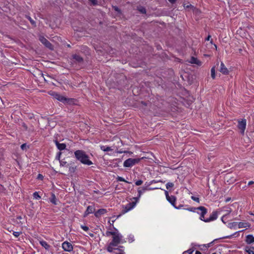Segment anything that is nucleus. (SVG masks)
Here are the masks:
<instances>
[{
    "mask_svg": "<svg viewBox=\"0 0 254 254\" xmlns=\"http://www.w3.org/2000/svg\"><path fill=\"white\" fill-rule=\"evenodd\" d=\"M116 230V232L115 235L112 236V241L109 243L107 250L109 253H115L114 251L116 250H121L123 249L124 247L123 246H119L118 245L121 243H123L125 241L123 240V236L119 233V231L114 228Z\"/></svg>",
    "mask_w": 254,
    "mask_h": 254,
    "instance_id": "1",
    "label": "nucleus"
},
{
    "mask_svg": "<svg viewBox=\"0 0 254 254\" xmlns=\"http://www.w3.org/2000/svg\"><path fill=\"white\" fill-rule=\"evenodd\" d=\"M76 159L83 164L91 165L93 163L89 159V156L82 150H77L74 152Z\"/></svg>",
    "mask_w": 254,
    "mask_h": 254,
    "instance_id": "2",
    "label": "nucleus"
},
{
    "mask_svg": "<svg viewBox=\"0 0 254 254\" xmlns=\"http://www.w3.org/2000/svg\"><path fill=\"white\" fill-rule=\"evenodd\" d=\"M140 158H128L124 162V166L125 167H131L140 161Z\"/></svg>",
    "mask_w": 254,
    "mask_h": 254,
    "instance_id": "3",
    "label": "nucleus"
},
{
    "mask_svg": "<svg viewBox=\"0 0 254 254\" xmlns=\"http://www.w3.org/2000/svg\"><path fill=\"white\" fill-rule=\"evenodd\" d=\"M197 210L200 211V212H197L200 215L199 219L205 222L206 219H205L204 216L207 213V209L204 206H199L197 207Z\"/></svg>",
    "mask_w": 254,
    "mask_h": 254,
    "instance_id": "4",
    "label": "nucleus"
},
{
    "mask_svg": "<svg viewBox=\"0 0 254 254\" xmlns=\"http://www.w3.org/2000/svg\"><path fill=\"white\" fill-rule=\"evenodd\" d=\"M40 41L47 48L50 50H53V46L52 44L44 37L40 36L39 38Z\"/></svg>",
    "mask_w": 254,
    "mask_h": 254,
    "instance_id": "5",
    "label": "nucleus"
},
{
    "mask_svg": "<svg viewBox=\"0 0 254 254\" xmlns=\"http://www.w3.org/2000/svg\"><path fill=\"white\" fill-rule=\"evenodd\" d=\"M247 125V121L245 119L241 121H238V127L240 130L241 134H244Z\"/></svg>",
    "mask_w": 254,
    "mask_h": 254,
    "instance_id": "6",
    "label": "nucleus"
},
{
    "mask_svg": "<svg viewBox=\"0 0 254 254\" xmlns=\"http://www.w3.org/2000/svg\"><path fill=\"white\" fill-rule=\"evenodd\" d=\"M136 202H131L127 204L122 210V213L125 214L132 209L136 205Z\"/></svg>",
    "mask_w": 254,
    "mask_h": 254,
    "instance_id": "7",
    "label": "nucleus"
},
{
    "mask_svg": "<svg viewBox=\"0 0 254 254\" xmlns=\"http://www.w3.org/2000/svg\"><path fill=\"white\" fill-rule=\"evenodd\" d=\"M62 248L64 251L68 252H70L73 250L72 245L67 241H65L62 244Z\"/></svg>",
    "mask_w": 254,
    "mask_h": 254,
    "instance_id": "8",
    "label": "nucleus"
},
{
    "mask_svg": "<svg viewBox=\"0 0 254 254\" xmlns=\"http://www.w3.org/2000/svg\"><path fill=\"white\" fill-rule=\"evenodd\" d=\"M54 97L58 101H61L64 103H67L69 100V98H67L65 97L58 93H56L54 95Z\"/></svg>",
    "mask_w": 254,
    "mask_h": 254,
    "instance_id": "9",
    "label": "nucleus"
},
{
    "mask_svg": "<svg viewBox=\"0 0 254 254\" xmlns=\"http://www.w3.org/2000/svg\"><path fill=\"white\" fill-rule=\"evenodd\" d=\"M218 217V212L216 211H213L208 218L206 219L205 222H209L210 221L216 220Z\"/></svg>",
    "mask_w": 254,
    "mask_h": 254,
    "instance_id": "10",
    "label": "nucleus"
},
{
    "mask_svg": "<svg viewBox=\"0 0 254 254\" xmlns=\"http://www.w3.org/2000/svg\"><path fill=\"white\" fill-rule=\"evenodd\" d=\"M147 190V187L139 188L138 189V196L137 197H133V199L135 200V202H137L139 198L140 197L141 194Z\"/></svg>",
    "mask_w": 254,
    "mask_h": 254,
    "instance_id": "11",
    "label": "nucleus"
},
{
    "mask_svg": "<svg viewBox=\"0 0 254 254\" xmlns=\"http://www.w3.org/2000/svg\"><path fill=\"white\" fill-rule=\"evenodd\" d=\"M72 58L74 61L78 64H82L83 63V59L80 55L73 54L72 55Z\"/></svg>",
    "mask_w": 254,
    "mask_h": 254,
    "instance_id": "12",
    "label": "nucleus"
},
{
    "mask_svg": "<svg viewBox=\"0 0 254 254\" xmlns=\"http://www.w3.org/2000/svg\"><path fill=\"white\" fill-rule=\"evenodd\" d=\"M220 72H221L222 73H223L224 75H227L229 73V70L227 68V67L225 66V64L223 62L221 63L220 64V67L219 69Z\"/></svg>",
    "mask_w": 254,
    "mask_h": 254,
    "instance_id": "13",
    "label": "nucleus"
},
{
    "mask_svg": "<svg viewBox=\"0 0 254 254\" xmlns=\"http://www.w3.org/2000/svg\"><path fill=\"white\" fill-rule=\"evenodd\" d=\"M107 212V210L106 209H100L95 212L94 215L96 217L99 218L101 215L106 213Z\"/></svg>",
    "mask_w": 254,
    "mask_h": 254,
    "instance_id": "14",
    "label": "nucleus"
},
{
    "mask_svg": "<svg viewBox=\"0 0 254 254\" xmlns=\"http://www.w3.org/2000/svg\"><path fill=\"white\" fill-rule=\"evenodd\" d=\"M95 209L92 206H88L84 213V217L87 216L89 214L92 213Z\"/></svg>",
    "mask_w": 254,
    "mask_h": 254,
    "instance_id": "15",
    "label": "nucleus"
},
{
    "mask_svg": "<svg viewBox=\"0 0 254 254\" xmlns=\"http://www.w3.org/2000/svg\"><path fill=\"white\" fill-rule=\"evenodd\" d=\"M189 63H190L191 64H195L197 65H201V62L198 60L197 58H194L193 57H191Z\"/></svg>",
    "mask_w": 254,
    "mask_h": 254,
    "instance_id": "16",
    "label": "nucleus"
},
{
    "mask_svg": "<svg viewBox=\"0 0 254 254\" xmlns=\"http://www.w3.org/2000/svg\"><path fill=\"white\" fill-rule=\"evenodd\" d=\"M57 147L60 151L63 150L66 148V144L65 143H59L58 141H55Z\"/></svg>",
    "mask_w": 254,
    "mask_h": 254,
    "instance_id": "17",
    "label": "nucleus"
},
{
    "mask_svg": "<svg viewBox=\"0 0 254 254\" xmlns=\"http://www.w3.org/2000/svg\"><path fill=\"white\" fill-rule=\"evenodd\" d=\"M246 242L248 244L254 243V237L252 235H248L246 236Z\"/></svg>",
    "mask_w": 254,
    "mask_h": 254,
    "instance_id": "18",
    "label": "nucleus"
},
{
    "mask_svg": "<svg viewBox=\"0 0 254 254\" xmlns=\"http://www.w3.org/2000/svg\"><path fill=\"white\" fill-rule=\"evenodd\" d=\"M50 201L54 205H57V199L54 193H51V196L49 198Z\"/></svg>",
    "mask_w": 254,
    "mask_h": 254,
    "instance_id": "19",
    "label": "nucleus"
},
{
    "mask_svg": "<svg viewBox=\"0 0 254 254\" xmlns=\"http://www.w3.org/2000/svg\"><path fill=\"white\" fill-rule=\"evenodd\" d=\"M167 200L173 206H175L176 197L174 195H171L167 198Z\"/></svg>",
    "mask_w": 254,
    "mask_h": 254,
    "instance_id": "20",
    "label": "nucleus"
},
{
    "mask_svg": "<svg viewBox=\"0 0 254 254\" xmlns=\"http://www.w3.org/2000/svg\"><path fill=\"white\" fill-rule=\"evenodd\" d=\"M39 243L46 250H49L50 246L46 241L42 240L40 241Z\"/></svg>",
    "mask_w": 254,
    "mask_h": 254,
    "instance_id": "21",
    "label": "nucleus"
},
{
    "mask_svg": "<svg viewBox=\"0 0 254 254\" xmlns=\"http://www.w3.org/2000/svg\"><path fill=\"white\" fill-rule=\"evenodd\" d=\"M250 225L248 223L246 222H239L238 223V227L239 228H247L249 227Z\"/></svg>",
    "mask_w": 254,
    "mask_h": 254,
    "instance_id": "22",
    "label": "nucleus"
},
{
    "mask_svg": "<svg viewBox=\"0 0 254 254\" xmlns=\"http://www.w3.org/2000/svg\"><path fill=\"white\" fill-rule=\"evenodd\" d=\"M246 252H247L249 254H254V247H246L245 249Z\"/></svg>",
    "mask_w": 254,
    "mask_h": 254,
    "instance_id": "23",
    "label": "nucleus"
},
{
    "mask_svg": "<svg viewBox=\"0 0 254 254\" xmlns=\"http://www.w3.org/2000/svg\"><path fill=\"white\" fill-rule=\"evenodd\" d=\"M137 10L142 14H145L146 13V9L143 6H139L137 7Z\"/></svg>",
    "mask_w": 254,
    "mask_h": 254,
    "instance_id": "24",
    "label": "nucleus"
},
{
    "mask_svg": "<svg viewBox=\"0 0 254 254\" xmlns=\"http://www.w3.org/2000/svg\"><path fill=\"white\" fill-rule=\"evenodd\" d=\"M100 147H101V149L105 152L113 150V149L110 147H108V146H101Z\"/></svg>",
    "mask_w": 254,
    "mask_h": 254,
    "instance_id": "25",
    "label": "nucleus"
},
{
    "mask_svg": "<svg viewBox=\"0 0 254 254\" xmlns=\"http://www.w3.org/2000/svg\"><path fill=\"white\" fill-rule=\"evenodd\" d=\"M25 17L27 19H28L29 20V21L32 25L34 26H36L35 21L33 19H32L30 16L26 15Z\"/></svg>",
    "mask_w": 254,
    "mask_h": 254,
    "instance_id": "26",
    "label": "nucleus"
},
{
    "mask_svg": "<svg viewBox=\"0 0 254 254\" xmlns=\"http://www.w3.org/2000/svg\"><path fill=\"white\" fill-rule=\"evenodd\" d=\"M116 232V230H115L114 231H107L106 232V233L105 234V236H106V237H110V236H113V235H115V233Z\"/></svg>",
    "mask_w": 254,
    "mask_h": 254,
    "instance_id": "27",
    "label": "nucleus"
},
{
    "mask_svg": "<svg viewBox=\"0 0 254 254\" xmlns=\"http://www.w3.org/2000/svg\"><path fill=\"white\" fill-rule=\"evenodd\" d=\"M211 76L213 79H215V67H212L211 69Z\"/></svg>",
    "mask_w": 254,
    "mask_h": 254,
    "instance_id": "28",
    "label": "nucleus"
},
{
    "mask_svg": "<svg viewBox=\"0 0 254 254\" xmlns=\"http://www.w3.org/2000/svg\"><path fill=\"white\" fill-rule=\"evenodd\" d=\"M20 148L22 150H26L29 148V146L26 144V143H23L21 145Z\"/></svg>",
    "mask_w": 254,
    "mask_h": 254,
    "instance_id": "29",
    "label": "nucleus"
},
{
    "mask_svg": "<svg viewBox=\"0 0 254 254\" xmlns=\"http://www.w3.org/2000/svg\"><path fill=\"white\" fill-rule=\"evenodd\" d=\"M174 185L173 183L169 182L167 183L166 185V189L167 190H169L171 188H173L174 187Z\"/></svg>",
    "mask_w": 254,
    "mask_h": 254,
    "instance_id": "30",
    "label": "nucleus"
},
{
    "mask_svg": "<svg viewBox=\"0 0 254 254\" xmlns=\"http://www.w3.org/2000/svg\"><path fill=\"white\" fill-rule=\"evenodd\" d=\"M237 225V222H231L228 224V227L230 229H232L234 228Z\"/></svg>",
    "mask_w": 254,
    "mask_h": 254,
    "instance_id": "31",
    "label": "nucleus"
},
{
    "mask_svg": "<svg viewBox=\"0 0 254 254\" xmlns=\"http://www.w3.org/2000/svg\"><path fill=\"white\" fill-rule=\"evenodd\" d=\"M33 196L34 198L36 199H39L41 198V196L39 195L38 192L36 191L33 193Z\"/></svg>",
    "mask_w": 254,
    "mask_h": 254,
    "instance_id": "32",
    "label": "nucleus"
},
{
    "mask_svg": "<svg viewBox=\"0 0 254 254\" xmlns=\"http://www.w3.org/2000/svg\"><path fill=\"white\" fill-rule=\"evenodd\" d=\"M113 9L118 12V14H121V10H120V9L117 7V6H113Z\"/></svg>",
    "mask_w": 254,
    "mask_h": 254,
    "instance_id": "33",
    "label": "nucleus"
},
{
    "mask_svg": "<svg viewBox=\"0 0 254 254\" xmlns=\"http://www.w3.org/2000/svg\"><path fill=\"white\" fill-rule=\"evenodd\" d=\"M117 180L119 181H121V182H125L126 183H129L128 182H127V181H126L124 178H123V177H119L118 176V178H117Z\"/></svg>",
    "mask_w": 254,
    "mask_h": 254,
    "instance_id": "34",
    "label": "nucleus"
},
{
    "mask_svg": "<svg viewBox=\"0 0 254 254\" xmlns=\"http://www.w3.org/2000/svg\"><path fill=\"white\" fill-rule=\"evenodd\" d=\"M21 233V232H13V235L16 238H17L18 236H19V235H20Z\"/></svg>",
    "mask_w": 254,
    "mask_h": 254,
    "instance_id": "35",
    "label": "nucleus"
},
{
    "mask_svg": "<svg viewBox=\"0 0 254 254\" xmlns=\"http://www.w3.org/2000/svg\"><path fill=\"white\" fill-rule=\"evenodd\" d=\"M187 210L191 211V212H194L195 210H197V207H190L189 208H187Z\"/></svg>",
    "mask_w": 254,
    "mask_h": 254,
    "instance_id": "36",
    "label": "nucleus"
},
{
    "mask_svg": "<svg viewBox=\"0 0 254 254\" xmlns=\"http://www.w3.org/2000/svg\"><path fill=\"white\" fill-rule=\"evenodd\" d=\"M191 199L192 200H193L194 201H196V202H199V199L198 197H195L194 196H191Z\"/></svg>",
    "mask_w": 254,
    "mask_h": 254,
    "instance_id": "37",
    "label": "nucleus"
},
{
    "mask_svg": "<svg viewBox=\"0 0 254 254\" xmlns=\"http://www.w3.org/2000/svg\"><path fill=\"white\" fill-rule=\"evenodd\" d=\"M61 155H62V152H59L57 153V156L56 157V159H57V160H60Z\"/></svg>",
    "mask_w": 254,
    "mask_h": 254,
    "instance_id": "38",
    "label": "nucleus"
},
{
    "mask_svg": "<svg viewBox=\"0 0 254 254\" xmlns=\"http://www.w3.org/2000/svg\"><path fill=\"white\" fill-rule=\"evenodd\" d=\"M143 183V181L141 180H138L135 183V184L136 186H140Z\"/></svg>",
    "mask_w": 254,
    "mask_h": 254,
    "instance_id": "39",
    "label": "nucleus"
},
{
    "mask_svg": "<svg viewBox=\"0 0 254 254\" xmlns=\"http://www.w3.org/2000/svg\"><path fill=\"white\" fill-rule=\"evenodd\" d=\"M81 228H82L83 230H84V231H88V230H89V228H88L87 226H83V225H82V226H81Z\"/></svg>",
    "mask_w": 254,
    "mask_h": 254,
    "instance_id": "40",
    "label": "nucleus"
},
{
    "mask_svg": "<svg viewBox=\"0 0 254 254\" xmlns=\"http://www.w3.org/2000/svg\"><path fill=\"white\" fill-rule=\"evenodd\" d=\"M194 250L192 249H189L188 251L184 252L185 253H188L189 254H192Z\"/></svg>",
    "mask_w": 254,
    "mask_h": 254,
    "instance_id": "41",
    "label": "nucleus"
},
{
    "mask_svg": "<svg viewBox=\"0 0 254 254\" xmlns=\"http://www.w3.org/2000/svg\"><path fill=\"white\" fill-rule=\"evenodd\" d=\"M118 251H119L120 252V253L119 254H126L125 252L124 251V250H123V249H121V250H117Z\"/></svg>",
    "mask_w": 254,
    "mask_h": 254,
    "instance_id": "42",
    "label": "nucleus"
},
{
    "mask_svg": "<svg viewBox=\"0 0 254 254\" xmlns=\"http://www.w3.org/2000/svg\"><path fill=\"white\" fill-rule=\"evenodd\" d=\"M183 206V205L180 204L179 205V206H176V205H175V206H174L176 209H181Z\"/></svg>",
    "mask_w": 254,
    "mask_h": 254,
    "instance_id": "43",
    "label": "nucleus"
},
{
    "mask_svg": "<svg viewBox=\"0 0 254 254\" xmlns=\"http://www.w3.org/2000/svg\"><path fill=\"white\" fill-rule=\"evenodd\" d=\"M90 0L93 5H96L97 4V0Z\"/></svg>",
    "mask_w": 254,
    "mask_h": 254,
    "instance_id": "44",
    "label": "nucleus"
},
{
    "mask_svg": "<svg viewBox=\"0 0 254 254\" xmlns=\"http://www.w3.org/2000/svg\"><path fill=\"white\" fill-rule=\"evenodd\" d=\"M37 178H38V179L42 180V179L43 178V176H42V175H41V174H38V177H37Z\"/></svg>",
    "mask_w": 254,
    "mask_h": 254,
    "instance_id": "45",
    "label": "nucleus"
},
{
    "mask_svg": "<svg viewBox=\"0 0 254 254\" xmlns=\"http://www.w3.org/2000/svg\"><path fill=\"white\" fill-rule=\"evenodd\" d=\"M66 163V162L65 161H60V164H61V165L62 166H64V165H65Z\"/></svg>",
    "mask_w": 254,
    "mask_h": 254,
    "instance_id": "46",
    "label": "nucleus"
},
{
    "mask_svg": "<svg viewBox=\"0 0 254 254\" xmlns=\"http://www.w3.org/2000/svg\"><path fill=\"white\" fill-rule=\"evenodd\" d=\"M165 193L166 198L169 197L170 196L169 195V193H168V191L165 190Z\"/></svg>",
    "mask_w": 254,
    "mask_h": 254,
    "instance_id": "47",
    "label": "nucleus"
},
{
    "mask_svg": "<svg viewBox=\"0 0 254 254\" xmlns=\"http://www.w3.org/2000/svg\"><path fill=\"white\" fill-rule=\"evenodd\" d=\"M168 1L171 3L173 4L176 2V0H168Z\"/></svg>",
    "mask_w": 254,
    "mask_h": 254,
    "instance_id": "48",
    "label": "nucleus"
},
{
    "mask_svg": "<svg viewBox=\"0 0 254 254\" xmlns=\"http://www.w3.org/2000/svg\"><path fill=\"white\" fill-rule=\"evenodd\" d=\"M253 184H254V181H250L249 183H248V186H250L251 185H253Z\"/></svg>",
    "mask_w": 254,
    "mask_h": 254,
    "instance_id": "49",
    "label": "nucleus"
},
{
    "mask_svg": "<svg viewBox=\"0 0 254 254\" xmlns=\"http://www.w3.org/2000/svg\"><path fill=\"white\" fill-rule=\"evenodd\" d=\"M190 6H191V4H190V5H186L185 4L184 5V7H186V8H189Z\"/></svg>",
    "mask_w": 254,
    "mask_h": 254,
    "instance_id": "50",
    "label": "nucleus"
},
{
    "mask_svg": "<svg viewBox=\"0 0 254 254\" xmlns=\"http://www.w3.org/2000/svg\"><path fill=\"white\" fill-rule=\"evenodd\" d=\"M210 38H211V36L210 35H208L207 36V37L206 38V40L209 41Z\"/></svg>",
    "mask_w": 254,
    "mask_h": 254,
    "instance_id": "51",
    "label": "nucleus"
},
{
    "mask_svg": "<svg viewBox=\"0 0 254 254\" xmlns=\"http://www.w3.org/2000/svg\"><path fill=\"white\" fill-rule=\"evenodd\" d=\"M195 254H201V253L199 251H196L195 252Z\"/></svg>",
    "mask_w": 254,
    "mask_h": 254,
    "instance_id": "52",
    "label": "nucleus"
},
{
    "mask_svg": "<svg viewBox=\"0 0 254 254\" xmlns=\"http://www.w3.org/2000/svg\"><path fill=\"white\" fill-rule=\"evenodd\" d=\"M232 235L224 237V238H230L232 237Z\"/></svg>",
    "mask_w": 254,
    "mask_h": 254,
    "instance_id": "53",
    "label": "nucleus"
},
{
    "mask_svg": "<svg viewBox=\"0 0 254 254\" xmlns=\"http://www.w3.org/2000/svg\"><path fill=\"white\" fill-rule=\"evenodd\" d=\"M224 216H225L224 215V216H222V217L221 218V220L222 221V222H223V223H225V222L224 221V220H223V218L224 217Z\"/></svg>",
    "mask_w": 254,
    "mask_h": 254,
    "instance_id": "54",
    "label": "nucleus"
},
{
    "mask_svg": "<svg viewBox=\"0 0 254 254\" xmlns=\"http://www.w3.org/2000/svg\"><path fill=\"white\" fill-rule=\"evenodd\" d=\"M212 243H213V242H211V243H210V244H208L207 247H209L210 246V245L211 244H212Z\"/></svg>",
    "mask_w": 254,
    "mask_h": 254,
    "instance_id": "55",
    "label": "nucleus"
},
{
    "mask_svg": "<svg viewBox=\"0 0 254 254\" xmlns=\"http://www.w3.org/2000/svg\"><path fill=\"white\" fill-rule=\"evenodd\" d=\"M118 152H119V153H123V151H119Z\"/></svg>",
    "mask_w": 254,
    "mask_h": 254,
    "instance_id": "56",
    "label": "nucleus"
},
{
    "mask_svg": "<svg viewBox=\"0 0 254 254\" xmlns=\"http://www.w3.org/2000/svg\"><path fill=\"white\" fill-rule=\"evenodd\" d=\"M230 200V198H228L227 200H226V201H228Z\"/></svg>",
    "mask_w": 254,
    "mask_h": 254,
    "instance_id": "57",
    "label": "nucleus"
},
{
    "mask_svg": "<svg viewBox=\"0 0 254 254\" xmlns=\"http://www.w3.org/2000/svg\"><path fill=\"white\" fill-rule=\"evenodd\" d=\"M210 43H211V44H212V40H211V41H210Z\"/></svg>",
    "mask_w": 254,
    "mask_h": 254,
    "instance_id": "58",
    "label": "nucleus"
}]
</instances>
